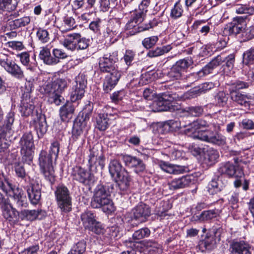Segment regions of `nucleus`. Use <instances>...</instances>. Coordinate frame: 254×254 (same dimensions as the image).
Returning a JSON list of instances; mask_svg holds the SVG:
<instances>
[{"label":"nucleus","mask_w":254,"mask_h":254,"mask_svg":"<svg viewBox=\"0 0 254 254\" xmlns=\"http://www.w3.org/2000/svg\"><path fill=\"white\" fill-rule=\"evenodd\" d=\"M220 131L219 124L213 123L208 124L206 121L198 119L189 124L185 132L194 139L223 145L226 143V138L219 133Z\"/></svg>","instance_id":"f257e3e1"},{"label":"nucleus","mask_w":254,"mask_h":254,"mask_svg":"<svg viewBox=\"0 0 254 254\" xmlns=\"http://www.w3.org/2000/svg\"><path fill=\"white\" fill-rule=\"evenodd\" d=\"M86 84L87 80L84 75L79 74L76 77L70 94L71 102H67L60 109V117L63 121L68 122L73 117L75 107L72 102H75L83 97Z\"/></svg>","instance_id":"f03ea898"},{"label":"nucleus","mask_w":254,"mask_h":254,"mask_svg":"<svg viewBox=\"0 0 254 254\" xmlns=\"http://www.w3.org/2000/svg\"><path fill=\"white\" fill-rule=\"evenodd\" d=\"M114 189V185L106 183L98 185L94 190L91 206L94 208H102L107 213H111L115 210L112 200L110 198V193Z\"/></svg>","instance_id":"7ed1b4c3"},{"label":"nucleus","mask_w":254,"mask_h":254,"mask_svg":"<svg viewBox=\"0 0 254 254\" xmlns=\"http://www.w3.org/2000/svg\"><path fill=\"white\" fill-rule=\"evenodd\" d=\"M67 85L66 79L60 78L44 85V93L47 95L48 101L51 104L59 105L64 99L61 94L67 88Z\"/></svg>","instance_id":"20e7f679"},{"label":"nucleus","mask_w":254,"mask_h":254,"mask_svg":"<svg viewBox=\"0 0 254 254\" xmlns=\"http://www.w3.org/2000/svg\"><path fill=\"white\" fill-rule=\"evenodd\" d=\"M89 168L91 172L101 171L105 167V157L99 146H94L89 150Z\"/></svg>","instance_id":"39448f33"},{"label":"nucleus","mask_w":254,"mask_h":254,"mask_svg":"<svg viewBox=\"0 0 254 254\" xmlns=\"http://www.w3.org/2000/svg\"><path fill=\"white\" fill-rule=\"evenodd\" d=\"M19 144L23 161L30 164L33 160L34 149L32 134L30 132L24 133L20 140Z\"/></svg>","instance_id":"423d86ee"},{"label":"nucleus","mask_w":254,"mask_h":254,"mask_svg":"<svg viewBox=\"0 0 254 254\" xmlns=\"http://www.w3.org/2000/svg\"><path fill=\"white\" fill-rule=\"evenodd\" d=\"M59 149L60 143L55 140L51 143L48 154L45 151H41L39 158L41 169L53 166V160H56L58 158Z\"/></svg>","instance_id":"0eeeda50"},{"label":"nucleus","mask_w":254,"mask_h":254,"mask_svg":"<svg viewBox=\"0 0 254 254\" xmlns=\"http://www.w3.org/2000/svg\"><path fill=\"white\" fill-rule=\"evenodd\" d=\"M55 194L61 211H70L71 210V198L68 189L64 185H59L57 188Z\"/></svg>","instance_id":"6e6552de"},{"label":"nucleus","mask_w":254,"mask_h":254,"mask_svg":"<svg viewBox=\"0 0 254 254\" xmlns=\"http://www.w3.org/2000/svg\"><path fill=\"white\" fill-rule=\"evenodd\" d=\"M223 229L221 227H213L207 233L205 238L200 242L202 251L212 250L216 247L217 242L220 241Z\"/></svg>","instance_id":"1a4fd4ad"},{"label":"nucleus","mask_w":254,"mask_h":254,"mask_svg":"<svg viewBox=\"0 0 254 254\" xmlns=\"http://www.w3.org/2000/svg\"><path fill=\"white\" fill-rule=\"evenodd\" d=\"M177 97L169 93H163L158 96L152 104L153 112H162L173 109L174 101Z\"/></svg>","instance_id":"9d476101"},{"label":"nucleus","mask_w":254,"mask_h":254,"mask_svg":"<svg viewBox=\"0 0 254 254\" xmlns=\"http://www.w3.org/2000/svg\"><path fill=\"white\" fill-rule=\"evenodd\" d=\"M0 65L12 76L20 79L24 78V73L21 67L8 55H0Z\"/></svg>","instance_id":"9b49d317"},{"label":"nucleus","mask_w":254,"mask_h":254,"mask_svg":"<svg viewBox=\"0 0 254 254\" xmlns=\"http://www.w3.org/2000/svg\"><path fill=\"white\" fill-rule=\"evenodd\" d=\"M82 224L85 229L96 234H100L102 229L100 223L95 219V215L91 211L86 210L80 216Z\"/></svg>","instance_id":"f8f14e48"},{"label":"nucleus","mask_w":254,"mask_h":254,"mask_svg":"<svg viewBox=\"0 0 254 254\" xmlns=\"http://www.w3.org/2000/svg\"><path fill=\"white\" fill-rule=\"evenodd\" d=\"M71 176L73 180L85 186H89L94 182L93 175L79 166H76L72 169Z\"/></svg>","instance_id":"ddd939ff"},{"label":"nucleus","mask_w":254,"mask_h":254,"mask_svg":"<svg viewBox=\"0 0 254 254\" xmlns=\"http://www.w3.org/2000/svg\"><path fill=\"white\" fill-rule=\"evenodd\" d=\"M35 106L33 101L30 99V92H24L22 94V100L19 107V111L22 116L28 117L31 116L35 118L38 115L37 110H35Z\"/></svg>","instance_id":"4468645a"},{"label":"nucleus","mask_w":254,"mask_h":254,"mask_svg":"<svg viewBox=\"0 0 254 254\" xmlns=\"http://www.w3.org/2000/svg\"><path fill=\"white\" fill-rule=\"evenodd\" d=\"M14 115L13 113H9L6 117L5 124L1 127L0 130V135L1 141L5 140L4 148H7L9 145V142H10L12 138L13 130L12 129V126L14 122Z\"/></svg>","instance_id":"2eb2a0df"},{"label":"nucleus","mask_w":254,"mask_h":254,"mask_svg":"<svg viewBox=\"0 0 254 254\" xmlns=\"http://www.w3.org/2000/svg\"><path fill=\"white\" fill-rule=\"evenodd\" d=\"M104 79L103 88L105 92H110L117 84L121 77V72L117 69L114 68L110 71Z\"/></svg>","instance_id":"dca6fc26"},{"label":"nucleus","mask_w":254,"mask_h":254,"mask_svg":"<svg viewBox=\"0 0 254 254\" xmlns=\"http://www.w3.org/2000/svg\"><path fill=\"white\" fill-rule=\"evenodd\" d=\"M218 171L220 174L226 175L230 178H241L244 175L241 167L230 162L222 164Z\"/></svg>","instance_id":"f3484780"},{"label":"nucleus","mask_w":254,"mask_h":254,"mask_svg":"<svg viewBox=\"0 0 254 254\" xmlns=\"http://www.w3.org/2000/svg\"><path fill=\"white\" fill-rule=\"evenodd\" d=\"M246 27L245 18L242 16H238L226 25L224 32L229 35H236L243 31Z\"/></svg>","instance_id":"a211bd4d"},{"label":"nucleus","mask_w":254,"mask_h":254,"mask_svg":"<svg viewBox=\"0 0 254 254\" xmlns=\"http://www.w3.org/2000/svg\"><path fill=\"white\" fill-rule=\"evenodd\" d=\"M132 218L133 220L140 223L146 221L151 214L148 206L144 203H140L132 210Z\"/></svg>","instance_id":"6ab92c4d"},{"label":"nucleus","mask_w":254,"mask_h":254,"mask_svg":"<svg viewBox=\"0 0 254 254\" xmlns=\"http://www.w3.org/2000/svg\"><path fill=\"white\" fill-rule=\"evenodd\" d=\"M230 95L232 101L236 103L245 107H248L250 105L251 96L244 94L239 91L236 90L234 88H230Z\"/></svg>","instance_id":"aec40b11"},{"label":"nucleus","mask_w":254,"mask_h":254,"mask_svg":"<svg viewBox=\"0 0 254 254\" xmlns=\"http://www.w3.org/2000/svg\"><path fill=\"white\" fill-rule=\"evenodd\" d=\"M192 178L191 176L189 175L176 178L169 182L168 186L171 190L184 188L189 186L192 183Z\"/></svg>","instance_id":"412c9836"},{"label":"nucleus","mask_w":254,"mask_h":254,"mask_svg":"<svg viewBox=\"0 0 254 254\" xmlns=\"http://www.w3.org/2000/svg\"><path fill=\"white\" fill-rule=\"evenodd\" d=\"M81 35L77 33H69L64 36L62 44L66 49L73 51L77 48V43L79 40Z\"/></svg>","instance_id":"4be33fe9"},{"label":"nucleus","mask_w":254,"mask_h":254,"mask_svg":"<svg viewBox=\"0 0 254 254\" xmlns=\"http://www.w3.org/2000/svg\"><path fill=\"white\" fill-rule=\"evenodd\" d=\"M29 199L33 204H37L41 197V186L38 184H31L27 188Z\"/></svg>","instance_id":"5701e85b"},{"label":"nucleus","mask_w":254,"mask_h":254,"mask_svg":"<svg viewBox=\"0 0 254 254\" xmlns=\"http://www.w3.org/2000/svg\"><path fill=\"white\" fill-rule=\"evenodd\" d=\"M11 190H12V198L15 206L18 208L27 207L28 203L23 191L19 188Z\"/></svg>","instance_id":"b1692460"},{"label":"nucleus","mask_w":254,"mask_h":254,"mask_svg":"<svg viewBox=\"0 0 254 254\" xmlns=\"http://www.w3.org/2000/svg\"><path fill=\"white\" fill-rule=\"evenodd\" d=\"M32 121L38 137H42L47 130V126L45 118L39 114L37 117L33 118Z\"/></svg>","instance_id":"393cba45"},{"label":"nucleus","mask_w":254,"mask_h":254,"mask_svg":"<svg viewBox=\"0 0 254 254\" xmlns=\"http://www.w3.org/2000/svg\"><path fill=\"white\" fill-rule=\"evenodd\" d=\"M225 55L221 54L218 55L213 59L207 64H206L201 71L199 72V74L202 75H207L211 73L212 70L219 66L225 61Z\"/></svg>","instance_id":"a878e982"},{"label":"nucleus","mask_w":254,"mask_h":254,"mask_svg":"<svg viewBox=\"0 0 254 254\" xmlns=\"http://www.w3.org/2000/svg\"><path fill=\"white\" fill-rule=\"evenodd\" d=\"M115 178L116 182L120 190L124 191L127 190L129 186L131 181V178L128 172L126 170Z\"/></svg>","instance_id":"bb28decb"},{"label":"nucleus","mask_w":254,"mask_h":254,"mask_svg":"<svg viewBox=\"0 0 254 254\" xmlns=\"http://www.w3.org/2000/svg\"><path fill=\"white\" fill-rule=\"evenodd\" d=\"M230 249L232 254H251L249 244L243 241L232 242Z\"/></svg>","instance_id":"cd10ccee"},{"label":"nucleus","mask_w":254,"mask_h":254,"mask_svg":"<svg viewBox=\"0 0 254 254\" xmlns=\"http://www.w3.org/2000/svg\"><path fill=\"white\" fill-rule=\"evenodd\" d=\"M160 168L164 172L175 175L181 174L185 171L184 167L162 161L159 163Z\"/></svg>","instance_id":"c85d7f7f"},{"label":"nucleus","mask_w":254,"mask_h":254,"mask_svg":"<svg viewBox=\"0 0 254 254\" xmlns=\"http://www.w3.org/2000/svg\"><path fill=\"white\" fill-rule=\"evenodd\" d=\"M127 165L135 168L136 173H138L145 170V166L143 161L137 157L127 156L125 158Z\"/></svg>","instance_id":"c756f323"},{"label":"nucleus","mask_w":254,"mask_h":254,"mask_svg":"<svg viewBox=\"0 0 254 254\" xmlns=\"http://www.w3.org/2000/svg\"><path fill=\"white\" fill-rule=\"evenodd\" d=\"M2 215L7 220L12 223L16 221L19 213L10 204L2 208Z\"/></svg>","instance_id":"7c9ffc66"},{"label":"nucleus","mask_w":254,"mask_h":254,"mask_svg":"<svg viewBox=\"0 0 254 254\" xmlns=\"http://www.w3.org/2000/svg\"><path fill=\"white\" fill-rule=\"evenodd\" d=\"M203 108L200 106H188L180 110V113L186 116L198 117L202 114Z\"/></svg>","instance_id":"2f4dec72"},{"label":"nucleus","mask_w":254,"mask_h":254,"mask_svg":"<svg viewBox=\"0 0 254 254\" xmlns=\"http://www.w3.org/2000/svg\"><path fill=\"white\" fill-rule=\"evenodd\" d=\"M109 170L112 177H116L121 174L123 171H126L119 161L116 159L112 160L110 161L109 165Z\"/></svg>","instance_id":"473e14b6"},{"label":"nucleus","mask_w":254,"mask_h":254,"mask_svg":"<svg viewBox=\"0 0 254 254\" xmlns=\"http://www.w3.org/2000/svg\"><path fill=\"white\" fill-rule=\"evenodd\" d=\"M39 57L47 64L53 65L58 64L56 58H53L51 56L50 50L45 47L43 48L40 52Z\"/></svg>","instance_id":"72a5a7b5"},{"label":"nucleus","mask_w":254,"mask_h":254,"mask_svg":"<svg viewBox=\"0 0 254 254\" xmlns=\"http://www.w3.org/2000/svg\"><path fill=\"white\" fill-rule=\"evenodd\" d=\"M41 210H21L19 214L21 220L33 221L38 218V215L41 213Z\"/></svg>","instance_id":"f704fd0d"},{"label":"nucleus","mask_w":254,"mask_h":254,"mask_svg":"<svg viewBox=\"0 0 254 254\" xmlns=\"http://www.w3.org/2000/svg\"><path fill=\"white\" fill-rule=\"evenodd\" d=\"M219 157L218 151L213 148L208 149L204 156V161L208 165H212L215 164Z\"/></svg>","instance_id":"c9c22d12"},{"label":"nucleus","mask_w":254,"mask_h":254,"mask_svg":"<svg viewBox=\"0 0 254 254\" xmlns=\"http://www.w3.org/2000/svg\"><path fill=\"white\" fill-rule=\"evenodd\" d=\"M110 125L109 119L107 114H99L96 118V127L101 131L106 130Z\"/></svg>","instance_id":"e433bc0d"},{"label":"nucleus","mask_w":254,"mask_h":254,"mask_svg":"<svg viewBox=\"0 0 254 254\" xmlns=\"http://www.w3.org/2000/svg\"><path fill=\"white\" fill-rule=\"evenodd\" d=\"M19 0H0V14L4 11H12L16 9Z\"/></svg>","instance_id":"4c0bfd02"},{"label":"nucleus","mask_w":254,"mask_h":254,"mask_svg":"<svg viewBox=\"0 0 254 254\" xmlns=\"http://www.w3.org/2000/svg\"><path fill=\"white\" fill-rule=\"evenodd\" d=\"M172 48L170 45L164 46L162 47H157L155 49L149 50L147 53V57L153 58L162 56L169 52Z\"/></svg>","instance_id":"58836bf2"},{"label":"nucleus","mask_w":254,"mask_h":254,"mask_svg":"<svg viewBox=\"0 0 254 254\" xmlns=\"http://www.w3.org/2000/svg\"><path fill=\"white\" fill-rule=\"evenodd\" d=\"M30 17L24 16L20 18H18L9 21L8 25L11 29H16L18 28L26 26L30 22Z\"/></svg>","instance_id":"ea45409f"},{"label":"nucleus","mask_w":254,"mask_h":254,"mask_svg":"<svg viewBox=\"0 0 254 254\" xmlns=\"http://www.w3.org/2000/svg\"><path fill=\"white\" fill-rule=\"evenodd\" d=\"M82 133V128L79 123L74 124L72 129V140L74 142H78L79 144H82L84 142Z\"/></svg>","instance_id":"a19ab883"},{"label":"nucleus","mask_w":254,"mask_h":254,"mask_svg":"<svg viewBox=\"0 0 254 254\" xmlns=\"http://www.w3.org/2000/svg\"><path fill=\"white\" fill-rule=\"evenodd\" d=\"M219 214L218 209L204 211L199 215L198 219L200 221H207L217 217Z\"/></svg>","instance_id":"79ce46f5"},{"label":"nucleus","mask_w":254,"mask_h":254,"mask_svg":"<svg viewBox=\"0 0 254 254\" xmlns=\"http://www.w3.org/2000/svg\"><path fill=\"white\" fill-rule=\"evenodd\" d=\"M243 63L246 65L254 64V46L243 53Z\"/></svg>","instance_id":"37998d69"},{"label":"nucleus","mask_w":254,"mask_h":254,"mask_svg":"<svg viewBox=\"0 0 254 254\" xmlns=\"http://www.w3.org/2000/svg\"><path fill=\"white\" fill-rule=\"evenodd\" d=\"M234 9L238 14H252L254 12V8L246 4H236L234 6Z\"/></svg>","instance_id":"c03bdc74"},{"label":"nucleus","mask_w":254,"mask_h":254,"mask_svg":"<svg viewBox=\"0 0 254 254\" xmlns=\"http://www.w3.org/2000/svg\"><path fill=\"white\" fill-rule=\"evenodd\" d=\"M118 26L119 24L117 23L115 25H113L110 22L106 31L104 32V37L111 41L118 33Z\"/></svg>","instance_id":"a18cd8bd"},{"label":"nucleus","mask_w":254,"mask_h":254,"mask_svg":"<svg viewBox=\"0 0 254 254\" xmlns=\"http://www.w3.org/2000/svg\"><path fill=\"white\" fill-rule=\"evenodd\" d=\"M219 178L212 179L208 185V191L210 194L213 195L220 191L222 186L219 183Z\"/></svg>","instance_id":"49530a36"},{"label":"nucleus","mask_w":254,"mask_h":254,"mask_svg":"<svg viewBox=\"0 0 254 254\" xmlns=\"http://www.w3.org/2000/svg\"><path fill=\"white\" fill-rule=\"evenodd\" d=\"M164 127H168L170 130H176L181 128L182 127H188V125L183 124L179 120H169L166 122L164 124Z\"/></svg>","instance_id":"de8ad7c7"},{"label":"nucleus","mask_w":254,"mask_h":254,"mask_svg":"<svg viewBox=\"0 0 254 254\" xmlns=\"http://www.w3.org/2000/svg\"><path fill=\"white\" fill-rule=\"evenodd\" d=\"M114 63L112 61L103 57L100 59L99 62V67L102 72L110 71L111 70L115 68L114 66Z\"/></svg>","instance_id":"09e8293b"},{"label":"nucleus","mask_w":254,"mask_h":254,"mask_svg":"<svg viewBox=\"0 0 254 254\" xmlns=\"http://www.w3.org/2000/svg\"><path fill=\"white\" fill-rule=\"evenodd\" d=\"M86 246L85 242L79 241L73 246L67 254H82L85 251Z\"/></svg>","instance_id":"8fccbe9b"},{"label":"nucleus","mask_w":254,"mask_h":254,"mask_svg":"<svg viewBox=\"0 0 254 254\" xmlns=\"http://www.w3.org/2000/svg\"><path fill=\"white\" fill-rule=\"evenodd\" d=\"M192 64L193 61L191 59L186 58L177 61L175 65L179 68L180 70L184 73Z\"/></svg>","instance_id":"3c124183"},{"label":"nucleus","mask_w":254,"mask_h":254,"mask_svg":"<svg viewBox=\"0 0 254 254\" xmlns=\"http://www.w3.org/2000/svg\"><path fill=\"white\" fill-rule=\"evenodd\" d=\"M44 177L51 184L54 183L55 181V176L53 166L46 167L41 169Z\"/></svg>","instance_id":"603ef678"},{"label":"nucleus","mask_w":254,"mask_h":254,"mask_svg":"<svg viewBox=\"0 0 254 254\" xmlns=\"http://www.w3.org/2000/svg\"><path fill=\"white\" fill-rule=\"evenodd\" d=\"M146 15V13L143 12V11H139L138 12H136L135 15L132 17V18L130 20V21L128 23V26L129 27H134L135 25L133 24H139L141 23L144 17Z\"/></svg>","instance_id":"864d4df0"},{"label":"nucleus","mask_w":254,"mask_h":254,"mask_svg":"<svg viewBox=\"0 0 254 254\" xmlns=\"http://www.w3.org/2000/svg\"><path fill=\"white\" fill-rule=\"evenodd\" d=\"M183 5L180 1L177 2L171 9V17L174 19L180 17L183 14Z\"/></svg>","instance_id":"5fc2aeb1"},{"label":"nucleus","mask_w":254,"mask_h":254,"mask_svg":"<svg viewBox=\"0 0 254 254\" xmlns=\"http://www.w3.org/2000/svg\"><path fill=\"white\" fill-rule=\"evenodd\" d=\"M75 20L72 17H65L64 20V23L62 26L63 31H69L73 29L75 26Z\"/></svg>","instance_id":"6e6d98bb"},{"label":"nucleus","mask_w":254,"mask_h":254,"mask_svg":"<svg viewBox=\"0 0 254 254\" xmlns=\"http://www.w3.org/2000/svg\"><path fill=\"white\" fill-rule=\"evenodd\" d=\"M214 99L216 103L219 106H224L227 102L228 97H227L225 93L223 91H219L215 96Z\"/></svg>","instance_id":"4d7b16f0"},{"label":"nucleus","mask_w":254,"mask_h":254,"mask_svg":"<svg viewBox=\"0 0 254 254\" xmlns=\"http://www.w3.org/2000/svg\"><path fill=\"white\" fill-rule=\"evenodd\" d=\"M150 231L147 228H144L134 232L132 237L135 240H140L149 236Z\"/></svg>","instance_id":"13d9d810"},{"label":"nucleus","mask_w":254,"mask_h":254,"mask_svg":"<svg viewBox=\"0 0 254 254\" xmlns=\"http://www.w3.org/2000/svg\"><path fill=\"white\" fill-rule=\"evenodd\" d=\"M158 40L157 36H153L145 38L142 42V45L146 49L151 48Z\"/></svg>","instance_id":"bf43d9fd"},{"label":"nucleus","mask_w":254,"mask_h":254,"mask_svg":"<svg viewBox=\"0 0 254 254\" xmlns=\"http://www.w3.org/2000/svg\"><path fill=\"white\" fill-rule=\"evenodd\" d=\"M183 72L180 70L179 68L175 64L171 68L168 72L169 76L173 80H177L180 78Z\"/></svg>","instance_id":"052dcab7"},{"label":"nucleus","mask_w":254,"mask_h":254,"mask_svg":"<svg viewBox=\"0 0 254 254\" xmlns=\"http://www.w3.org/2000/svg\"><path fill=\"white\" fill-rule=\"evenodd\" d=\"M37 37L42 43H47L49 40V33L46 30L40 28L38 30Z\"/></svg>","instance_id":"680f3d73"},{"label":"nucleus","mask_w":254,"mask_h":254,"mask_svg":"<svg viewBox=\"0 0 254 254\" xmlns=\"http://www.w3.org/2000/svg\"><path fill=\"white\" fill-rule=\"evenodd\" d=\"M0 188L6 193L12 189L11 185L4 179L3 174L0 173Z\"/></svg>","instance_id":"e2e57ef3"},{"label":"nucleus","mask_w":254,"mask_h":254,"mask_svg":"<svg viewBox=\"0 0 254 254\" xmlns=\"http://www.w3.org/2000/svg\"><path fill=\"white\" fill-rule=\"evenodd\" d=\"M201 90V88L199 85L198 86L195 87L191 89L190 91H188L186 94V96L190 98L197 97V96L203 94Z\"/></svg>","instance_id":"0e129e2a"},{"label":"nucleus","mask_w":254,"mask_h":254,"mask_svg":"<svg viewBox=\"0 0 254 254\" xmlns=\"http://www.w3.org/2000/svg\"><path fill=\"white\" fill-rule=\"evenodd\" d=\"M53 58H56L58 63L60 62L59 59H64L67 57V54L63 50L60 49H54L53 50Z\"/></svg>","instance_id":"69168bd1"},{"label":"nucleus","mask_w":254,"mask_h":254,"mask_svg":"<svg viewBox=\"0 0 254 254\" xmlns=\"http://www.w3.org/2000/svg\"><path fill=\"white\" fill-rule=\"evenodd\" d=\"M103 57L114 63L118 61V52L116 51H109L104 55Z\"/></svg>","instance_id":"338daca9"},{"label":"nucleus","mask_w":254,"mask_h":254,"mask_svg":"<svg viewBox=\"0 0 254 254\" xmlns=\"http://www.w3.org/2000/svg\"><path fill=\"white\" fill-rule=\"evenodd\" d=\"M249 86V85L248 83L242 81H237L232 84L230 88H234L236 90L239 91L240 89L247 88Z\"/></svg>","instance_id":"774afa93"}]
</instances>
